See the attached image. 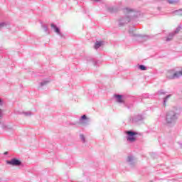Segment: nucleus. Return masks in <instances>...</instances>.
<instances>
[{"mask_svg": "<svg viewBox=\"0 0 182 182\" xmlns=\"http://www.w3.org/2000/svg\"><path fill=\"white\" fill-rule=\"evenodd\" d=\"M177 107H173L172 110H169L166 113L165 123L166 126L173 127L177 123V120H178V117L180 116V112H177Z\"/></svg>", "mask_w": 182, "mask_h": 182, "instance_id": "nucleus-1", "label": "nucleus"}, {"mask_svg": "<svg viewBox=\"0 0 182 182\" xmlns=\"http://www.w3.org/2000/svg\"><path fill=\"white\" fill-rule=\"evenodd\" d=\"M134 31H136L135 28H132L129 29V36L134 38V41H136L137 42H145V41H147V39H149V36L136 34L133 33L134 32Z\"/></svg>", "mask_w": 182, "mask_h": 182, "instance_id": "nucleus-2", "label": "nucleus"}, {"mask_svg": "<svg viewBox=\"0 0 182 182\" xmlns=\"http://www.w3.org/2000/svg\"><path fill=\"white\" fill-rule=\"evenodd\" d=\"M127 134V141H130V143H134V141H136V136H137L138 133L134 131H126L125 132Z\"/></svg>", "mask_w": 182, "mask_h": 182, "instance_id": "nucleus-3", "label": "nucleus"}, {"mask_svg": "<svg viewBox=\"0 0 182 182\" xmlns=\"http://www.w3.org/2000/svg\"><path fill=\"white\" fill-rule=\"evenodd\" d=\"M6 163L14 167H19V166H22V161L16 158H13L11 161L7 160L6 161Z\"/></svg>", "mask_w": 182, "mask_h": 182, "instance_id": "nucleus-4", "label": "nucleus"}, {"mask_svg": "<svg viewBox=\"0 0 182 182\" xmlns=\"http://www.w3.org/2000/svg\"><path fill=\"white\" fill-rule=\"evenodd\" d=\"M144 119V115L143 114L134 115L131 118V121L132 123H139V122H143Z\"/></svg>", "mask_w": 182, "mask_h": 182, "instance_id": "nucleus-5", "label": "nucleus"}, {"mask_svg": "<svg viewBox=\"0 0 182 182\" xmlns=\"http://www.w3.org/2000/svg\"><path fill=\"white\" fill-rule=\"evenodd\" d=\"M51 27L53 29L54 32H55L57 35L60 36V38H65V35L62 33V32H60V28H59L58 26H56L55 23H51Z\"/></svg>", "mask_w": 182, "mask_h": 182, "instance_id": "nucleus-6", "label": "nucleus"}, {"mask_svg": "<svg viewBox=\"0 0 182 182\" xmlns=\"http://www.w3.org/2000/svg\"><path fill=\"white\" fill-rule=\"evenodd\" d=\"M182 76V70L181 71L175 72L172 75L168 77V79H178Z\"/></svg>", "mask_w": 182, "mask_h": 182, "instance_id": "nucleus-7", "label": "nucleus"}, {"mask_svg": "<svg viewBox=\"0 0 182 182\" xmlns=\"http://www.w3.org/2000/svg\"><path fill=\"white\" fill-rule=\"evenodd\" d=\"M79 123H80L81 124H87V123H89V118H87L86 114H84L80 118Z\"/></svg>", "mask_w": 182, "mask_h": 182, "instance_id": "nucleus-8", "label": "nucleus"}, {"mask_svg": "<svg viewBox=\"0 0 182 182\" xmlns=\"http://www.w3.org/2000/svg\"><path fill=\"white\" fill-rule=\"evenodd\" d=\"M105 45V41H96L94 46V48L97 50L99 48H101V46H103Z\"/></svg>", "mask_w": 182, "mask_h": 182, "instance_id": "nucleus-9", "label": "nucleus"}, {"mask_svg": "<svg viewBox=\"0 0 182 182\" xmlns=\"http://www.w3.org/2000/svg\"><path fill=\"white\" fill-rule=\"evenodd\" d=\"M127 163L130 164L131 166H133L134 164V158L133 156H129L127 159Z\"/></svg>", "mask_w": 182, "mask_h": 182, "instance_id": "nucleus-10", "label": "nucleus"}, {"mask_svg": "<svg viewBox=\"0 0 182 182\" xmlns=\"http://www.w3.org/2000/svg\"><path fill=\"white\" fill-rule=\"evenodd\" d=\"M166 93H167V92L164 91V90H160L157 91L156 96H158V97H161V96H166Z\"/></svg>", "mask_w": 182, "mask_h": 182, "instance_id": "nucleus-11", "label": "nucleus"}, {"mask_svg": "<svg viewBox=\"0 0 182 182\" xmlns=\"http://www.w3.org/2000/svg\"><path fill=\"white\" fill-rule=\"evenodd\" d=\"M115 98L117 99V102H118V103H124L123 101V95H115Z\"/></svg>", "mask_w": 182, "mask_h": 182, "instance_id": "nucleus-12", "label": "nucleus"}, {"mask_svg": "<svg viewBox=\"0 0 182 182\" xmlns=\"http://www.w3.org/2000/svg\"><path fill=\"white\" fill-rule=\"evenodd\" d=\"M4 28H6V29H10L11 23H0V29H4Z\"/></svg>", "mask_w": 182, "mask_h": 182, "instance_id": "nucleus-13", "label": "nucleus"}, {"mask_svg": "<svg viewBox=\"0 0 182 182\" xmlns=\"http://www.w3.org/2000/svg\"><path fill=\"white\" fill-rule=\"evenodd\" d=\"M170 97H171V95H166L165 97H164L163 105H164V107L166 106L167 102H168V100L170 99Z\"/></svg>", "mask_w": 182, "mask_h": 182, "instance_id": "nucleus-14", "label": "nucleus"}, {"mask_svg": "<svg viewBox=\"0 0 182 182\" xmlns=\"http://www.w3.org/2000/svg\"><path fill=\"white\" fill-rule=\"evenodd\" d=\"M174 35H176L174 33H169L168 37H166V42H170L174 38Z\"/></svg>", "mask_w": 182, "mask_h": 182, "instance_id": "nucleus-15", "label": "nucleus"}, {"mask_svg": "<svg viewBox=\"0 0 182 182\" xmlns=\"http://www.w3.org/2000/svg\"><path fill=\"white\" fill-rule=\"evenodd\" d=\"M181 29H182V26L181 25H179L176 30L174 31V32H173L175 35H176V33H178V32H180Z\"/></svg>", "mask_w": 182, "mask_h": 182, "instance_id": "nucleus-16", "label": "nucleus"}, {"mask_svg": "<svg viewBox=\"0 0 182 182\" xmlns=\"http://www.w3.org/2000/svg\"><path fill=\"white\" fill-rule=\"evenodd\" d=\"M130 12H133V10L127 8L124 9V14H125V15H127V14H130Z\"/></svg>", "mask_w": 182, "mask_h": 182, "instance_id": "nucleus-17", "label": "nucleus"}, {"mask_svg": "<svg viewBox=\"0 0 182 182\" xmlns=\"http://www.w3.org/2000/svg\"><path fill=\"white\" fill-rule=\"evenodd\" d=\"M139 69L140 70H147V67H146L144 65H139Z\"/></svg>", "mask_w": 182, "mask_h": 182, "instance_id": "nucleus-18", "label": "nucleus"}, {"mask_svg": "<svg viewBox=\"0 0 182 182\" xmlns=\"http://www.w3.org/2000/svg\"><path fill=\"white\" fill-rule=\"evenodd\" d=\"M80 139H81L82 143H86V138H85V135L80 134Z\"/></svg>", "mask_w": 182, "mask_h": 182, "instance_id": "nucleus-19", "label": "nucleus"}, {"mask_svg": "<svg viewBox=\"0 0 182 182\" xmlns=\"http://www.w3.org/2000/svg\"><path fill=\"white\" fill-rule=\"evenodd\" d=\"M1 129H3V130H6L8 125H6L5 124H1Z\"/></svg>", "mask_w": 182, "mask_h": 182, "instance_id": "nucleus-20", "label": "nucleus"}, {"mask_svg": "<svg viewBox=\"0 0 182 182\" xmlns=\"http://www.w3.org/2000/svg\"><path fill=\"white\" fill-rule=\"evenodd\" d=\"M46 85V80H43L40 83V87H43Z\"/></svg>", "mask_w": 182, "mask_h": 182, "instance_id": "nucleus-21", "label": "nucleus"}, {"mask_svg": "<svg viewBox=\"0 0 182 182\" xmlns=\"http://www.w3.org/2000/svg\"><path fill=\"white\" fill-rule=\"evenodd\" d=\"M23 114L26 116H32V112L30 111H28V112H23Z\"/></svg>", "mask_w": 182, "mask_h": 182, "instance_id": "nucleus-22", "label": "nucleus"}, {"mask_svg": "<svg viewBox=\"0 0 182 182\" xmlns=\"http://www.w3.org/2000/svg\"><path fill=\"white\" fill-rule=\"evenodd\" d=\"M167 1L168 2V4H176L177 2V0H167Z\"/></svg>", "mask_w": 182, "mask_h": 182, "instance_id": "nucleus-23", "label": "nucleus"}, {"mask_svg": "<svg viewBox=\"0 0 182 182\" xmlns=\"http://www.w3.org/2000/svg\"><path fill=\"white\" fill-rule=\"evenodd\" d=\"M124 22H125V23H129V22H130V18L127 17L124 19Z\"/></svg>", "mask_w": 182, "mask_h": 182, "instance_id": "nucleus-24", "label": "nucleus"}, {"mask_svg": "<svg viewBox=\"0 0 182 182\" xmlns=\"http://www.w3.org/2000/svg\"><path fill=\"white\" fill-rule=\"evenodd\" d=\"M9 130H14V127L9 126V125H7V129L6 131H9Z\"/></svg>", "mask_w": 182, "mask_h": 182, "instance_id": "nucleus-25", "label": "nucleus"}, {"mask_svg": "<svg viewBox=\"0 0 182 182\" xmlns=\"http://www.w3.org/2000/svg\"><path fill=\"white\" fill-rule=\"evenodd\" d=\"M41 26H42V28H43L44 32H46V26L45 24H42Z\"/></svg>", "mask_w": 182, "mask_h": 182, "instance_id": "nucleus-26", "label": "nucleus"}, {"mask_svg": "<svg viewBox=\"0 0 182 182\" xmlns=\"http://www.w3.org/2000/svg\"><path fill=\"white\" fill-rule=\"evenodd\" d=\"M0 106H4V101L0 98Z\"/></svg>", "mask_w": 182, "mask_h": 182, "instance_id": "nucleus-27", "label": "nucleus"}, {"mask_svg": "<svg viewBox=\"0 0 182 182\" xmlns=\"http://www.w3.org/2000/svg\"><path fill=\"white\" fill-rule=\"evenodd\" d=\"M96 65H97V61L94 62V66H96Z\"/></svg>", "mask_w": 182, "mask_h": 182, "instance_id": "nucleus-28", "label": "nucleus"}, {"mask_svg": "<svg viewBox=\"0 0 182 182\" xmlns=\"http://www.w3.org/2000/svg\"><path fill=\"white\" fill-rule=\"evenodd\" d=\"M119 26H123L124 24V23H119Z\"/></svg>", "mask_w": 182, "mask_h": 182, "instance_id": "nucleus-29", "label": "nucleus"}, {"mask_svg": "<svg viewBox=\"0 0 182 182\" xmlns=\"http://www.w3.org/2000/svg\"><path fill=\"white\" fill-rule=\"evenodd\" d=\"M8 154V151L4 152V155L6 156Z\"/></svg>", "mask_w": 182, "mask_h": 182, "instance_id": "nucleus-30", "label": "nucleus"}, {"mask_svg": "<svg viewBox=\"0 0 182 182\" xmlns=\"http://www.w3.org/2000/svg\"><path fill=\"white\" fill-rule=\"evenodd\" d=\"M73 124H74V125H75V124H77V123L75 122V123H73Z\"/></svg>", "mask_w": 182, "mask_h": 182, "instance_id": "nucleus-31", "label": "nucleus"}, {"mask_svg": "<svg viewBox=\"0 0 182 182\" xmlns=\"http://www.w3.org/2000/svg\"><path fill=\"white\" fill-rule=\"evenodd\" d=\"M48 82H49V81H48V80H47V81H46V83H48Z\"/></svg>", "mask_w": 182, "mask_h": 182, "instance_id": "nucleus-32", "label": "nucleus"}]
</instances>
